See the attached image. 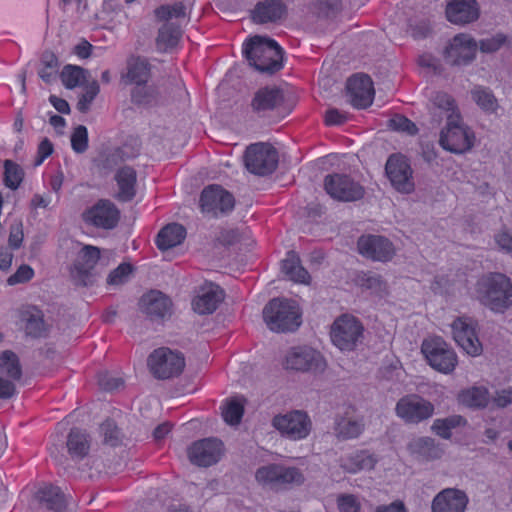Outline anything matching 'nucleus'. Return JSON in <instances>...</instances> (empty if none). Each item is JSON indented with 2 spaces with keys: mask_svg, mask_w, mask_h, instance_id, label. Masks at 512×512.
Segmentation results:
<instances>
[{
  "mask_svg": "<svg viewBox=\"0 0 512 512\" xmlns=\"http://www.w3.org/2000/svg\"><path fill=\"white\" fill-rule=\"evenodd\" d=\"M346 120V115L337 109L328 110L325 116V122L327 125H339L344 123Z\"/></svg>",
  "mask_w": 512,
  "mask_h": 512,
  "instance_id": "obj_63",
  "label": "nucleus"
},
{
  "mask_svg": "<svg viewBox=\"0 0 512 512\" xmlns=\"http://www.w3.org/2000/svg\"><path fill=\"white\" fill-rule=\"evenodd\" d=\"M477 44L467 34L456 35L446 46L444 56L447 62L454 65L467 64L476 54Z\"/></svg>",
  "mask_w": 512,
  "mask_h": 512,
  "instance_id": "obj_20",
  "label": "nucleus"
},
{
  "mask_svg": "<svg viewBox=\"0 0 512 512\" xmlns=\"http://www.w3.org/2000/svg\"><path fill=\"white\" fill-rule=\"evenodd\" d=\"M469 498L457 488H446L440 491L432 500V512H465Z\"/></svg>",
  "mask_w": 512,
  "mask_h": 512,
  "instance_id": "obj_23",
  "label": "nucleus"
},
{
  "mask_svg": "<svg viewBox=\"0 0 512 512\" xmlns=\"http://www.w3.org/2000/svg\"><path fill=\"white\" fill-rule=\"evenodd\" d=\"M277 163V151L269 144H252L246 150L245 166L253 174H270L277 167Z\"/></svg>",
  "mask_w": 512,
  "mask_h": 512,
  "instance_id": "obj_11",
  "label": "nucleus"
},
{
  "mask_svg": "<svg viewBox=\"0 0 512 512\" xmlns=\"http://www.w3.org/2000/svg\"><path fill=\"white\" fill-rule=\"evenodd\" d=\"M474 141V132L462 121L460 114H450L440 132L439 143L443 149L462 154L473 147Z\"/></svg>",
  "mask_w": 512,
  "mask_h": 512,
  "instance_id": "obj_5",
  "label": "nucleus"
},
{
  "mask_svg": "<svg viewBox=\"0 0 512 512\" xmlns=\"http://www.w3.org/2000/svg\"><path fill=\"white\" fill-rule=\"evenodd\" d=\"M494 242L503 253L512 255V234L506 227L501 228L494 235Z\"/></svg>",
  "mask_w": 512,
  "mask_h": 512,
  "instance_id": "obj_53",
  "label": "nucleus"
},
{
  "mask_svg": "<svg viewBox=\"0 0 512 512\" xmlns=\"http://www.w3.org/2000/svg\"><path fill=\"white\" fill-rule=\"evenodd\" d=\"M54 151L53 144L47 138L41 140L37 149L35 165H41Z\"/></svg>",
  "mask_w": 512,
  "mask_h": 512,
  "instance_id": "obj_62",
  "label": "nucleus"
},
{
  "mask_svg": "<svg viewBox=\"0 0 512 512\" xmlns=\"http://www.w3.org/2000/svg\"><path fill=\"white\" fill-rule=\"evenodd\" d=\"M346 87L349 101L355 108H366L372 104L374 88L369 76L354 75L348 79Z\"/></svg>",
  "mask_w": 512,
  "mask_h": 512,
  "instance_id": "obj_22",
  "label": "nucleus"
},
{
  "mask_svg": "<svg viewBox=\"0 0 512 512\" xmlns=\"http://www.w3.org/2000/svg\"><path fill=\"white\" fill-rule=\"evenodd\" d=\"M389 126L395 131L406 132L413 135L417 132L415 124L402 115H396L389 121Z\"/></svg>",
  "mask_w": 512,
  "mask_h": 512,
  "instance_id": "obj_55",
  "label": "nucleus"
},
{
  "mask_svg": "<svg viewBox=\"0 0 512 512\" xmlns=\"http://www.w3.org/2000/svg\"><path fill=\"white\" fill-rule=\"evenodd\" d=\"M433 109L437 110L434 113H439L448 120L450 114H459L455 102L451 96L446 93H437L433 100Z\"/></svg>",
  "mask_w": 512,
  "mask_h": 512,
  "instance_id": "obj_48",
  "label": "nucleus"
},
{
  "mask_svg": "<svg viewBox=\"0 0 512 512\" xmlns=\"http://www.w3.org/2000/svg\"><path fill=\"white\" fill-rule=\"evenodd\" d=\"M222 453L223 445L220 440L206 438L190 446L188 457L192 463L206 467L218 462Z\"/></svg>",
  "mask_w": 512,
  "mask_h": 512,
  "instance_id": "obj_19",
  "label": "nucleus"
},
{
  "mask_svg": "<svg viewBox=\"0 0 512 512\" xmlns=\"http://www.w3.org/2000/svg\"><path fill=\"white\" fill-rule=\"evenodd\" d=\"M490 400L489 391L484 386H472L458 394V402L469 408H484Z\"/></svg>",
  "mask_w": 512,
  "mask_h": 512,
  "instance_id": "obj_32",
  "label": "nucleus"
},
{
  "mask_svg": "<svg viewBox=\"0 0 512 512\" xmlns=\"http://www.w3.org/2000/svg\"><path fill=\"white\" fill-rule=\"evenodd\" d=\"M357 248L363 257L379 262L391 261L396 254L393 243L379 235H364L360 237L357 242Z\"/></svg>",
  "mask_w": 512,
  "mask_h": 512,
  "instance_id": "obj_16",
  "label": "nucleus"
},
{
  "mask_svg": "<svg viewBox=\"0 0 512 512\" xmlns=\"http://www.w3.org/2000/svg\"><path fill=\"white\" fill-rule=\"evenodd\" d=\"M4 181L5 185L11 189H16L23 178L22 169L10 160L5 161Z\"/></svg>",
  "mask_w": 512,
  "mask_h": 512,
  "instance_id": "obj_50",
  "label": "nucleus"
},
{
  "mask_svg": "<svg viewBox=\"0 0 512 512\" xmlns=\"http://www.w3.org/2000/svg\"><path fill=\"white\" fill-rule=\"evenodd\" d=\"M71 145L75 152L82 153L88 147V131L83 125H79L74 129L71 136Z\"/></svg>",
  "mask_w": 512,
  "mask_h": 512,
  "instance_id": "obj_52",
  "label": "nucleus"
},
{
  "mask_svg": "<svg viewBox=\"0 0 512 512\" xmlns=\"http://www.w3.org/2000/svg\"><path fill=\"white\" fill-rule=\"evenodd\" d=\"M20 321L25 325L28 334L40 336L45 330L42 312L35 306H25L18 311Z\"/></svg>",
  "mask_w": 512,
  "mask_h": 512,
  "instance_id": "obj_31",
  "label": "nucleus"
},
{
  "mask_svg": "<svg viewBox=\"0 0 512 512\" xmlns=\"http://www.w3.org/2000/svg\"><path fill=\"white\" fill-rule=\"evenodd\" d=\"M140 309L151 318H163L170 314L171 301L160 291H150L142 296Z\"/></svg>",
  "mask_w": 512,
  "mask_h": 512,
  "instance_id": "obj_25",
  "label": "nucleus"
},
{
  "mask_svg": "<svg viewBox=\"0 0 512 512\" xmlns=\"http://www.w3.org/2000/svg\"><path fill=\"white\" fill-rule=\"evenodd\" d=\"M100 431L104 437L105 443L115 446L119 441V431L115 423L107 420L100 426Z\"/></svg>",
  "mask_w": 512,
  "mask_h": 512,
  "instance_id": "obj_57",
  "label": "nucleus"
},
{
  "mask_svg": "<svg viewBox=\"0 0 512 512\" xmlns=\"http://www.w3.org/2000/svg\"><path fill=\"white\" fill-rule=\"evenodd\" d=\"M272 426L283 437L299 441L307 438L311 433L312 421L305 411L292 410L274 416Z\"/></svg>",
  "mask_w": 512,
  "mask_h": 512,
  "instance_id": "obj_8",
  "label": "nucleus"
},
{
  "mask_svg": "<svg viewBox=\"0 0 512 512\" xmlns=\"http://www.w3.org/2000/svg\"><path fill=\"white\" fill-rule=\"evenodd\" d=\"M99 385L102 389L106 391H114L119 389L123 385V381L121 378L114 376L110 373H102L99 376Z\"/></svg>",
  "mask_w": 512,
  "mask_h": 512,
  "instance_id": "obj_60",
  "label": "nucleus"
},
{
  "mask_svg": "<svg viewBox=\"0 0 512 512\" xmlns=\"http://www.w3.org/2000/svg\"><path fill=\"white\" fill-rule=\"evenodd\" d=\"M283 101L281 91L275 87L260 89L252 100V107L255 111H266L276 108Z\"/></svg>",
  "mask_w": 512,
  "mask_h": 512,
  "instance_id": "obj_33",
  "label": "nucleus"
},
{
  "mask_svg": "<svg viewBox=\"0 0 512 512\" xmlns=\"http://www.w3.org/2000/svg\"><path fill=\"white\" fill-rule=\"evenodd\" d=\"M114 179L117 187L116 198L120 201L132 200L137 190V173L135 169L123 166L116 171Z\"/></svg>",
  "mask_w": 512,
  "mask_h": 512,
  "instance_id": "obj_26",
  "label": "nucleus"
},
{
  "mask_svg": "<svg viewBox=\"0 0 512 512\" xmlns=\"http://www.w3.org/2000/svg\"><path fill=\"white\" fill-rule=\"evenodd\" d=\"M33 276L34 270L29 265H21L17 271L7 279V283L10 286L25 283L32 279Z\"/></svg>",
  "mask_w": 512,
  "mask_h": 512,
  "instance_id": "obj_58",
  "label": "nucleus"
},
{
  "mask_svg": "<svg viewBox=\"0 0 512 512\" xmlns=\"http://www.w3.org/2000/svg\"><path fill=\"white\" fill-rule=\"evenodd\" d=\"M181 37V31L176 23H164L158 32L156 38V47L161 52H167L174 49Z\"/></svg>",
  "mask_w": 512,
  "mask_h": 512,
  "instance_id": "obj_36",
  "label": "nucleus"
},
{
  "mask_svg": "<svg viewBox=\"0 0 512 512\" xmlns=\"http://www.w3.org/2000/svg\"><path fill=\"white\" fill-rule=\"evenodd\" d=\"M364 327L354 316L344 314L335 319L331 326L330 337L333 345L340 351H353L361 342Z\"/></svg>",
  "mask_w": 512,
  "mask_h": 512,
  "instance_id": "obj_7",
  "label": "nucleus"
},
{
  "mask_svg": "<svg viewBox=\"0 0 512 512\" xmlns=\"http://www.w3.org/2000/svg\"><path fill=\"white\" fill-rule=\"evenodd\" d=\"M472 98L476 104L486 113H495L499 108L496 97L490 90L486 88L476 87L472 91Z\"/></svg>",
  "mask_w": 512,
  "mask_h": 512,
  "instance_id": "obj_44",
  "label": "nucleus"
},
{
  "mask_svg": "<svg viewBox=\"0 0 512 512\" xmlns=\"http://www.w3.org/2000/svg\"><path fill=\"white\" fill-rule=\"evenodd\" d=\"M377 460L373 454L366 450L353 451L343 455L340 467L347 473L356 474L361 471H369L374 468Z\"/></svg>",
  "mask_w": 512,
  "mask_h": 512,
  "instance_id": "obj_27",
  "label": "nucleus"
},
{
  "mask_svg": "<svg viewBox=\"0 0 512 512\" xmlns=\"http://www.w3.org/2000/svg\"><path fill=\"white\" fill-rule=\"evenodd\" d=\"M324 187L333 199L339 201H356L364 195V188L358 182L343 174L326 176Z\"/></svg>",
  "mask_w": 512,
  "mask_h": 512,
  "instance_id": "obj_15",
  "label": "nucleus"
},
{
  "mask_svg": "<svg viewBox=\"0 0 512 512\" xmlns=\"http://www.w3.org/2000/svg\"><path fill=\"white\" fill-rule=\"evenodd\" d=\"M155 14L159 20L166 23H173V20L180 21L186 17L185 7L181 3L163 5L155 11Z\"/></svg>",
  "mask_w": 512,
  "mask_h": 512,
  "instance_id": "obj_49",
  "label": "nucleus"
},
{
  "mask_svg": "<svg viewBox=\"0 0 512 512\" xmlns=\"http://www.w3.org/2000/svg\"><path fill=\"white\" fill-rule=\"evenodd\" d=\"M376 512H406V508L402 501L397 500L389 505H381L377 507Z\"/></svg>",
  "mask_w": 512,
  "mask_h": 512,
  "instance_id": "obj_64",
  "label": "nucleus"
},
{
  "mask_svg": "<svg viewBox=\"0 0 512 512\" xmlns=\"http://www.w3.org/2000/svg\"><path fill=\"white\" fill-rule=\"evenodd\" d=\"M244 405L243 397H233L225 401L221 407L224 421L229 425L239 424L244 413Z\"/></svg>",
  "mask_w": 512,
  "mask_h": 512,
  "instance_id": "obj_40",
  "label": "nucleus"
},
{
  "mask_svg": "<svg viewBox=\"0 0 512 512\" xmlns=\"http://www.w3.org/2000/svg\"><path fill=\"white\" fill-rule=\"evenodd\" d=\"M281 365L288 372L310 373L314 376L324 374L328 367L325 356L307 345L289 348L281 359Z\"/></svg>",
  "mask_w": 512,
  "mask_h": 512,
  "instance_id": "obj_3",
  "label": "nucleus"
},
{
  "mask_svg": "<svg viewBox=\"0 0 512 512\" xmlns=\"http://www.w3.org/2000/svg\"><path fill=\"white\" fill-rule=\"evenodd\" d=\"M282 271L294 282L309 283L310 275L300 265L299 257L294 251H289L286 258L282 261Z\"/></svg>",
  "mask_w": 512,
  "mask_h": 512,
  "instance_id": "obj_37",
  "label": "nucleus"
},
{
  "mask_svg": "<svg viewBox=\"0 0 512 512\" xmlns=\"http://www.w3.org/2000/svg\"><path fill=\"white\" fill-rule=\"evenodd\" d=\"M421 353L431 368L449 375L458 364L455 350L441 337H428L421 344Z\"/></svg>",
  "mask_w": 512,
  "mask_h": 512,
  "instance_id": "obj_6",
  "label": "nucleus"
},
{
  "mask_svg": "<svg viewBox=\"0 0 512 512\" xmlns=\"http://www.w3.org/2000/svg\"><path fill=\"white\" fill-rule=\"evenodd\" d=\"M512 403V389L502 388L495 391L492 398V404L498 408L507 407Z\"/></svg>",
  "mask_w": 512,
  "mask_h": 512,
  "instance_id": "obj_61",
  "label": "nucleus"
},
{
  "mask_svg": "<svg viewBox=\"0 0 512 512\" xmlns=\"http://www.w3.org/2000/svg\"><path fill=\"white\" fill-rule=\"evenodd\" d=\"M38 498L47 504L52 510H60L63 507L64 499L58 487L45 485L39 489Z\"/></svg>",
  "mask_w": 512,
  "mask_h": 512,
  "instance_id": "obj_45",
  "label": "nucleus"
},
{
  "mask_svg": "<svg viewBox=\"0 0 512 512\" xmlns=\"http://www.w3.org/2000/svg\"><path fill=\"white\" fill-rule=\"evenodd\" d=\"M385 170L392 186L398 192L410 194L414 191L413 171L404 156L391 155L386 162Z\"/></svg>",
  "mask_w": 512,
  "mask_h": 512,
  "instance_id": "obj_13",
  "label": "nucleus"
},
{
  "mask_svg": "<svg viewBox=\"0 0 512 512\" xmlns=\"http://www.w3.org/2000/svg\"><path fill=\"white\" fill-rule=\"evenodd\" d=\"M150 78V67L145 59L131 58L127 62V72L122 76L125 84L144 86Z\"/></svg>",
  "mask_w": 512,
  "mask_h": 512,
  "instance_id": "obj_29",
  "label": "nucleus"
},
{
  "mask_svg": "<svg viewBox=\"0 0 512 512\" xmlns=\"http://www.w3.org/2000/svg\"><path fill=\"white\" fill-rule=\"evenodd\" d=\"M299 305L288 299L271 300L263 309V318L267 327L273 332H292L301 325Z\"/></svg>",
  "mask_w": 512,
  "mask_h": 512,
  "instance_id": "obj_4",
  "label": "nucleus"
},
{
  "mask_svg": "<svg viewBox=\"0 0 512 512\" xmlns=\"http://www.w3.org/2000/svg\"><path fill=\"white\" fill-rule=\"evenodd\" d=\"M434 405L423 397L410 394L398 400L395 406L396 415L405 423L417 424L434 414Z\"/></svg>",
  "mask_w": 512,
  "mask_h": 512,
  "instance_id": "obj_12",
  "label": "nucleus"
},
{
  "mask_svg": "<svg viewBox=\"0 0 512 512\" xmlns=\"http://www.w3.org/2000/svg\"><path fill=\"white\" fill-rule=\"evenodd\" d=\"M0 372L13 380L20 378L21 367L17 356L13 352L5 351L0 355Z\"/></svg>",
  "mask_w": 512,
  "mask_h": 512,
  "instance_id": "obj_47",
  "label": "nucleus"
},
{
  "mask_svg": "<svg viewBox=\"0 0 512 512\" xmlns=\"http://www.w3.org/2000/svg\"><path fill=\"white\" fill-rule=\"evenodd\" d=\"M67 449L73 460L83 459L90 449L88 435L79 429L71 430L67 438Z\"/></svg>",
  "mask_w": 512,
  "mask_h": 512,
  "instance_id": "obj_35",
  "label": "nucleus"
},
{
  "mask_svg": "<svg viewBox=\"0 0 512 512\" xmlns=\"http://www.w3.org/2000/svg\"><path fill=\"white\" fill-rule=\"evenodd\" d=\"M419 66L426 75L436 74L439 72V61L431 54L425 53L419 57Z\"/></svg>",
  "mask_w": 512,
  "mask_h": 512,
  "instance_id": "obj_59",
  "label": "nucleus"
},
{
  "mask_svg": "<svg viewBox=\"0 0 512 512\" xmlns=\"http://www.w3.org/2000/svg\"><path fill=\"white\" fill-rule=\"evenodd\" d=\"M354 282L361 289L376 295L383 294L387 289L386 282L382 277L371 271L357 273Z\"/></svg>",
  "mask_w": 512,
  "mask_h": 512,
  "instance_id": "obj_38",
  "label": "nucleus"
},
{
  "mask_svg": "<svg viewBox=\"0 0 512 512\" xmlns=\"http://www.w3.org/2000/svg\"><path fill=\"white\" fill-rule=\"evenodd\" d=\"M148 367L156 378L169 379L182 373L185 359L180 352L162 347L149 355Z\"/></svg>",
  "mask_w": 512,
  "mask_h": 512,
  "instance_id": "obj_9",
  "label": "nucleus"
},
{
  "mask_svg": "<svg viewBox=\"0 0 512 512\" xmlns=\"http://www.w3.org/2000/svg\"><path fill=\"white\" fill-rule=\"evenodd\" d=\"M336 502L339 512H361L359 498L353 494H340Z\"/></svg>",
  "mask_w": 512,
  "mask_h": 512,
  "instance_id": "obj_51",
  "label": "nucleus"
},
{
  "mask_svg": "<svg viewBox=\"0 0 512 512\" xmlns=\"http://www.w3.org/2000/svg\"><path fill=\"white\" fill-rule=\"evenodd\" d=\"M185 236L186 232L183 226L169 224L160 230L156 243L160 250L165 251L181 244Z\"/></svg>",
  "mask_w": 512,
  "mask_h": 512,
  "instance_id": "obj_34",
  "label": "nucleus"
},
{
  "mask_svg": "<svg viewBox=\"0 0 512 512\" xmlns=\"http://www.w3.org/2000/svg\"><path fill=\"white\" fill-rule=\"evenodd\" d=\"M304 481V474L299 468L279 464L278 489L300 486Z\"/></svg>",
  "mask_w": 512,
  "mask_h": 512,
  "instance_id": "obj_41",
  "label": "nucleus"
},
{
  "mask_svg": "<svg viewBox=\"0 0 512 512\" xmlns=\"http://www.w3.org/2000/svg\"><path fill=\"white\" fill-rule=\"evenodd\" d=\"M467 424L465 418L460 415H451L446 418L434 420L431 429L432 431L443 439H450L452 431L463 427Z\"/></svg>",
  "mask_w": 512,
  "mask_h": 512,
  "instance_id": "obj_39",
  "label": "nucleus"
},
{
  "mask_svg": "<svg viewBox=\"0 0 512 512\" xmlns=\"http://www.w3.org/2000/svg\"><path fill=\"white\" fill-rule=\"evenodd\" d=\"M364 428L361 420L353 418H341L336 422L335 431L337 435L344 439L358 437Z\"/></svg>",
  "mask_w": 512,
  "mask_h": 512,
  "instance_id": "obj_42",
  "label": "nucleus"
},
{
  "mask_svg": "<svg viewBox=\"0 0 512 512\" xmlns=\"http://www.w3.org/2000/svg\"><path fill=\"white\" fill-rule=\"evenodd\" d=\"M224 299V292L217 284L205 282L192 300V308L199 315L213 313Z\"/></svg>",
  "mask_w": 512,
  "mask_h": 512,
  "instance_id": "obj_21",
  "label": "nucleus"
},
{
  "mask_svg": "<svg viewBox=\"0 0 512 512\" xmlns=\"http://www.w3.org/2000/svg\"><path fill=\"white\" fill-rule=\"evenodd\" d=\"M99 92V85L96 81H93L89 85L85 87V92L81 96L78 102V109L82 112H85L88 110L89 105L94 100L96 95Z\"/></svg>",
  "mask_w": 512,
  "mask_h": 512,
  "instance_id": "obj_56",
  "label": "nucleus"
},
{
  "mask_svg": "<svg viewBox=\"0 0 512 512\" xmlns=\"http://www.w3.org/2000/svg\"><path fill=\"white\" fill-rule=\"evenodd\" d=\"M456 344L469 356H480L483 347L477 333V322L469 316L456 317L450 324Z\"/></svg>",
  "mask_w": 512,
  "mask_h": 512,
  "instance_id": "obj_10",
  "label": "nucleus"
},
{
  "mask_svg": "<svg viewBox=\"0 0 512 512\" xmlns=\"http://www.w3.org/2000/svg\"><path fill=\"white\" fill-rule=\"evenodd\" d=\"M243 54L258 71L273 73L283 66V50L268 37L256 35L243 44Z\"/></svg>",
  "mask_w": 512,
  "mask_h": 512,
  "instance_id": "obj_2",
  "label": "nucleus"
},
{
  "mask_svg": "<svg viewBox=\"0 0 512 512\" xmlns=\"http://www.w3.org/2000/svg\"><path fill=\"white\" fill-rule=\"evenodd\" d=\"M284 12L285 7L280 0H265L256 5L252 18L260 24L275 22L284 15Z\"/></svg>",
  "mask_w": 512,
  "mask_h": 512,
  "instance_id": "obj_30",
  "label": "nucleus"
},
{
  "mask_svg": "<svg viewBox=\"0 0 512 512\" xmlns=\"http://www.w3.org/2000/svg\"><path fill=\"white\" fill-rule=\"evenodd\" d=\"M447 19L454 24H466L479 16L476 0H452L446 7Z\"/></svg>",
  "mask_w": 512,
  "mask_h": 512,
  "instance_id": "obj_24",
  "label": "nucleus"
},
{
  "mask_svg": "<svg viewBox=\"0 0 512 512\" xmlns=\"http://www.w3.org/2000/svg\"><path fill=\"white\" fill-rule=\"evenodd\" d=\"M119 218V209L109 200H99L82 213V219L87 225L105 230L115 228Z\"/></svg>",
  "mask_w": 512,
  "mask_h": 512,
  "instance_id": "obj_14",
  "label": "nucleus"
},
{
  "mask_svg": "<svg viewBox=\"0 0 512 512\" xmlns=\"http://www.w3.org/2000/svg\"><path fill=\"white\" fill-rule=\"evenodd\" d=\"M200 202L203 212L215 215L231 211L235 204L232 194L218 185L206 187L202 191Z\"/></svg>",
  "mask_w": 512,
  "mask_h": 512,
  "instance_id": "obj_18",
  "label": "nucleus"
},
{
  "mask_svg": "<svg viewBox=\"0 0 512 512\" xmlns=\"http://www.w3.org/2000/svg\"><path fill=\"white\" fill-rule=\"evenodd\" d=\"M279 464L261 466L255 472L257 483L263 487L278 489Z\"/></svg>",
  "mask_w": 512,
  "mask_h": 512,
  "instance_id": "obj_43",
  "label": "nucleus"
},
{
  "mask_svg": "<svg viewBox=\"0 0 512 512\" xmlns=\"http://www.w3.org/2000/svg\"><path fill=\"white\" fill-rule=\"evenodd\" d=\"M86 72L78 66H65L61 72V81L68 89H73L82 85L86 80Z\"/></svg>",
  "mask_w": 512,
  "mask_h": 512,
  "instance_id": "obj_46",
  "label": "nucleus"
},
{
  "mask_svg": "<svg viewBox=\"0 0 512 512\" xmlns=\"http://www.w3.org/2000/svg\"><path fill=\"white\" fill-rule=\"evenodd\" d=\"M473 296L489 310L503 313L512 306V281L503 273H486L478 278Z\"/></svg>",
  "mask_w": 512,
  "mask_h": 512,
  "instance_id": "obj_1",
  "label": "nucleus"
},
{
  "mask_svg": "<svg viewBox=\"0 0 512 512\" xmlns=\"http://www.w3.org/2000/svg\"><path fill=\"white\" fill-rule=\"evenodd\" d=\"M408 451L411 455L421 461H431L442 457L443 449L435 444L429 437H418L412 439L408 444Z\"/></svg>",
  "mask_w": 512,
  "mask_h": 512,
  "instance_id": "obj_28",
  "label": "nucleus"
},
{
  "mask_svg": "<svg viewBox=\"0 0 512 512\" xmlns=\"http://www.w3.org/2000/svg\"><path fill=\"white\" fill-rule=\"evenodd\" d=\"M131 272L132 269L129 264H121L109 274L107 283L115 286L121 285L129 279Z\"/></svg>",
  "mask_w": 512,
  "mask_h": 512,
  "instance_id": "obj_54",
  "label": "nucleus"
},
{
  "mask_svg": "<svg viewBox=\"0 0 512 512\" xmlns=\"http://www.w3.org/2000/svg\"><path fill=\"white\" fill-rule=\"evenodd\" d=\"M100 257L97 247L84 246L71 269V277L77 285L87 286L93 282V269Z\"/></svg>",
  "mask_w": 512,
  "mask_h": 512,
  "instance_id": "obj_17",
  "label": "nucleus"
}]
</instances>
